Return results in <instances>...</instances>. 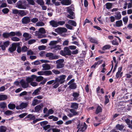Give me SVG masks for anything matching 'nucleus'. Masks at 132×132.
I'll return each mask as SVG.
<instances>
[{
	"label": "nucleus",
	"instance_id": "obj_64",
	"mask_svg": "<svg viewBox=\"0 0 132 132\" xmlns=\"http://www.w3.org/2000/svg\"><path fill=\"white\" fill-rule=\"evenodd\" d=\"M30 83V85L33 86H36L37 85V83L35 82L32 81Z\"/></svg>",
	"mask_w": 132,
	"mask_h": 132
},
{
	"label": "nucleus",
	"instance_id": "obj_63",
	"mask_svg": "<svg viewBox=\"0 0 132 132\" xmlns=\"http://www.w3.org/2000/svg\"><path fill=\"white\" fill-rule=\"evenodd\" d=\"M38 19L36 18H33L31 20V21L34 23H35L38 21Z\"/></svg>",
	"mask_w": 132,
	"mask_h": 132
},
{
	"label": "nucleus",
	"instance_id": "obj_7",
	"mask_svg": "<svg viewBox=\"0 0 132 132\" xmlns=\"http://www.w3.org/2000/svg\"><path fill=\"white\" fill-rule=\"evenodd\" d=\"M78 129L77 132H80L84 131L86 128L87 126L85 122H84L83 126L81 127H80V125L78 124L77 127Z\"/></svg>",
	"mask_w": 132,
	"mask_h": 132
},
{
	"label": "nucleus",
	"instance_id": "obj_49",
	"mask_svg": "<svg viewBox=\"0 0 132 132\" xmlns=\"http://www.w3.org/2000/svg\"><path fill=\"white\" fill-rule=\"evenodd\" d=\"M116 127L117 129L121 130L123 128V126L122 125H120L119 124L117 125L116 126Z\"/></svg>",
	"mask_w": 132,
	"mask_h": 132
},
{
	"label": "nucleus",
	"instance_id": "obj_25",
	"mask_svg": "<svg viewBox=\"0 0 132 132\" xmlns=\"http://www.w3.org/2000/svg\"><path fill=\"white\" fill-rule=\"evenodd\" d=\"M28 13V12L26 11L19 10V14L21 16H24L26 15Z\"/></svg>",
	"mask_w": 132,
	"mask_h": 132
},
{
	"label": "nucleus",
	"instance_id": "obj_61",
	"mask_svg": "<svg viewBox=\"0 0 132 132\" xmlns=\"http://www.w3.org/2000/svg\"><path fill=\"white\" fill-rule=\"evenodd\" d=\"M41 64L43 63H48L50 62V61L48 60H40Z\"/></svg>",
	"mask_w": 132,
	"mask_h": 132
},
{
	"label": "nucleus",
	"instance_id": "obj_4",
	"mask_svg": "<svg viewBox=\"0 0 132 132\" xmlns=\"http://www.w3.org/2000/svg\"><path fill=\"white\" fill-rule=\"evenodd\" d=\"M46 57H48L50 60L56 59L59 58V56L57 55H54L52 53H47L46 54Z\"/></svg>",
	"mask_w": 132,
	"mask_h": 132
},
{
	"label": "nucleus",
	"instance_id": "obj_1",
	"mask_svg": "<svg viewBox=\"0 0 132 132\" xmlns=\"http://www.w3.org/2000/svg\"><path fill=\"white\" fill-rule=\"evenodd\" d=\"M64 60L63 59H59L57 60L56 62V68L57 69H60L64 66V64L63 63Z\"/></svg>",
	"mask_w": 132,
	"mask_h": 132
},
{
	"label": "nucleus",
	"instance_id": "obj_50",
	"mask_svg": "<svg viewBox=\"0 0 132 132\" xmlns=\"http://www.w3.org/2000/svg\"><path fill=\"white\" fill-rule=\"evenodd\" d=\"M125 121L128 125L129 127L130 128H132V126L131 125L129 124V123L130 122V120L128 119H127L125 120Z\"/></svg>",
	"mask_w": 132,
	"mask_h": 132
},
{
	"label": "nucleus",
	"instance_id": "obj_10",
	"mask_svg": "<svg viewBox=\"0 0 132 132\" xmlns=\"http://www.w3.org/2000/svg\"><path fill=\"white\" fill-rule=\"evenodd\" d=\"M36 76L35 75H32L30 77H27L26 80L28 83H30L35 79Z\"/></svg>",
	"mask_w": 132,
	"mask_h": 132
},
{
	"label": "nucleus",
	"instance_id": "obj_57",
	"mask_svg": "<svg viewBox=\"0 0 132 132\" xmlns=\"http://www.w3.org/2000/svg\"><path fill=\"white\" fill-rule=\"evenodd\" d=\"M19 10L16 9H13L12 10V13L15 14H19Z\"/></svg>",
	"mask_w": 132,
	"mask_h": 132
},
{
	"label": "nucleus",
	"instance_id": "obj_27",
	"mask_svg": "<svg viewBox=\"0 0 132 132\" xmlns=\"http://www.w3.org/2000/svg\"><path fill=\"white\" fill-rule=\"evenodd\" d=\"M58 42L57 41H52L50 42L49 44V45L52 46L51 47L52 49L55 46V45Z\"/></svg>",
	"mask_w": 132,
	"mask_h": 132
},
{
	"label": "nucleus",
	"instance_id": "obj_32",
	"mask_svg": "<svg viewBox=\"0 0 132 132\" xmlns=\"http://www.w3.org/2000/svg\"><path fill=\"white\" fill-rule=\"evenodd\" d=\"M68 23L74 26H76L77 24L76 22L73 20H70L68 21Z\"/></svg>",
	"mask_w": 132,
	"mask_h": 132
},
{
	"label": "nucleus",
	"instance_id": "obj_21",
	"mask_svg": "<svg viewBox=\"0 0 132 132\" xmlns=\"http://www.w3.org/2000/svg\"><path fill=\"white\" fill-rule=\"evenodd\" d=\"M115 19L117 20H119L121 18V15L120 12H117L115 15Z\"/></svg>",
	"mask_w": 132,
	"mask_h": 132
},
{
	"label": "nucleus",
	"instance_id": "obj_56",
	"mask_svg": "<svg viewBox=\"0 0 132 132\" xmlns=\"http://www.w3.org/2000/svg\"><path fill=\"white\" fill-rule=\"evenodd\" d=\"M54 84H55L53 86V88H57L59 86V85L60 84L59 83H58V82H56V80H55Z\"/></svg>",
	"mask_w": 132,
	"mask_h": 132
},
{
	"label": "nucleus",
	"instance_id": "obj_44",
	"mask_svg": "<svg viewBox=\"0 0 132 132\" xmlns=\"http://www.w3.org/2000/svg\"><path fill=\"white\" fill-rule=\"evenodd\" d=\"M67 11L71 15H73V12L72 10L69 7H67Z\"/></svg>",
	"mask_w": 132,
	"mask_h": 132
},
{
	"label": "nucleus",
	"instance_id": "obj_29",
	"mask_svg": "<svg viewBox=\"0 0 132 132\" xmlns=\"http://www.w3.org/2000/svg\"><path fill=\"white\" fill-rule=\"evenodd\" d=\"M70 107L74 109H77L78 108V104L76 103H72Z\"/></svg>",
	"mask_w": 132,
	"mask_h": 132
},
{
	"label": "nucleus",
	"instance_id": "obj_54",
	"mask_svg": "<svg viewBox=\"0 0 132 132\" xmlns=\"http://www.w3.org/2000/svg\"><path fill=\"white\" fill-rule=\"evenodd\" d=\"M28 48L26 46H24L22 47L21 51L22 52H25L27 51Z\"/></svg>",
	"mask_w": 132,
	"mask_h": 132
},
{
	"label": "nucleus",
	"instance_id": "obj_60",
	"mask_svg": "<svg viewBox=\"0 0 132 132\" xmlns=\"http://www.w3.org/2000/svg\"><path fill=\"white\" fill-rule=\"evenodd\" d=\"M38 37L39 38H40L43 37H45V35H43L42 34L38 33L37 35Z\"/></svg>",
	"mask_w": 132,
	"mask_h": 132
},
{
	"label": "nucleus",
	"instance_id": "obj_20",
	"mask_svg": "<svg viewBox=\"0 0 132 132\" xmlns=\"http://www.w3.org/2000/svg\"><path fill=\"white\" fill-rule=\"evenodd\" d=\"M41 88L40 87L35 90L32 93V95L34 96L36 95L39 94L40 92V90Z\"/></svg>",
	"mask_w": 132,
	"mask_h": 132
},
{
	"label": "nucleus",
	"instance_id": "obj_16",
	"mask_svg": "<svg viewBox=\"0 0 132 132\" xmlns=\"http://www.w3.org/2000/svg\"><path fill=\"white\" fill-rule=\"evenodd\" d=\"M122 68L121 67H120L118 68V71L117 73L116 77L117 78H118L119 77H121L122 75V73L121 72L122 70Z\"/></svg>",
	"mask_w": 132,
	"mask_h": 132
},
{
	"label": "nucleus",
	"instance_id": "obj_59",
	"mask_svg": "<svg viewBox=\"0 0 132 132\" xmlns=\"http://www.w3.org/2000/svg\"><path fill=\"white\" fill-rule=\"evenodd\" d=\"M111 47V46L109 45H107L103 46V50H105L109 49Z\"/></svg>",
	"mask_w": 132,
	"mask_h": 132
},
{
	"label": "nucleus",
	"instance_id": "obj_11",
	"mask_svg": "<svg viewBox=\"0 0 132 132\" xmlns=\"http://www.w3.org/2000/svg\"><path fill=\"white\" fill-rule=\"evenodd\" d=\"M27 5H23L22 4L21 1H19L16 3V7L20 9H26V8Z\"/></svg>",
	"mask_w": 132,
	"mask_h": 132
},
{
	"label": "nucleus",
	"instance_id": "obj_35",
	"mask_svg": "<svg viewBox=\"0 0 132 132\" xmlns=\"http://www.w3.org/2000/svg\"><path fill=\"white\" fill-rule=\"evenodd\" d=\"M102 111V109L99 106H98L96 109L95 113L97 114L98 113L101 112Z\"/></svg>",
	"mask_w": 132,
	"mask_h": 132
},
{
	"label": "nucleus",
	"instance_id": "obj_38",
	"mask_svg": "<svg viewBox=\"0 0 132 132\" xmlns=\"http://www.w3.org/2000/svg\"><path fill=\"white\" fill-rule=\"evenodd\" d=\"M6 130V127L4 126L0 127V132H5Z\"/></svg>",
	"mask_w": 132,
	"mask_h": 132
},
{
	"label": "nucleus",
	"instance_id": "obj_18",
	"mask_svg": "<svg viewBox=\"0 0 132 132\" xmlns=\"http://www.w3.org/2000/svg\"><path fill=\"white\" fill-rule=\"evenodd\" d=\"M42 67L43 68V70H48L51 69V66L47 63L43 64Z\"/></svg>",
	"mask_w": 132,
	"mask_h": 132
},
{
	"label": "nucleus",
	"instance_id": "obj_5",
	"mask_svg": "<svg viewBox=\"0 0 132 132\" xmlns=\"http://www.w3.org/2000/svg\"><path fill=\"white\" fill-rule=\"evenodd\" d=\"M74 79H72L68 83V84L69 85L70 88L72 89H75L77 87L76 84L74 82Z\"/></svg>",
	"mask_w": 132,
	"mask_h": 132
},
{
	"label": "nucleus",
	"instance_id": "obj_26",
	"mask_svg": "<svg viewBox=\"0 0 132 132\" xmlns=\"http://www.w3.org/2000/svg\"><path fill=\"white\" fill-rule=\"evenodd\" d=\"M12 32L10 33L5 32L3 34V36L5 38H7L10 36H12V35L11 34Z\"/></svg>",
	"mask_w": 132,
	"mask_h": 132
},
{
	"label": "nucleus",
	"instance_id": "obj_39",
	"mask_svg": "<svg viewBox=\"0 0 132 132\" xmlns=\"http://www.w3.org/2000/svg\"><path fill=\"white\" fill-rule=\"evenodd\" d=\"M26 117L29 118L30 120H34L35 118V116L31 114H28Z\"/></svg>",
	"mask_w": 132,
	"mask_h": 132
},
{
	"label": "nucleus",
	"instance_id": "obj_23",
	"mask_svg": "<svg viewBox=\"0 0 132 132\" xmlns=\"http://www.w3.org/2000/svg\"><path fill=\"white\" fill-rule=\"evenodd\" d=\"M23 36L25 38V40H27L29 39L31 37V36L28 33L25 32L23 34Z\"/></svg>",
	"mask_w": 132,
	"mask_h": 132
},
{
	"label": "nucleus",
	"instance_id": "obj_8",
	"mask_svg": "<svg viewBox=\"0 0 132 132\" xmlns=\"http://www.w3.org/2000/svg\"><path fill=\"white\" fill-rule=\"evenodd\" d=\"M38 75L48 76L52 74V72L50 71H40L37 72Z\"/></svg>",
	"mask_w": 132,
	"mask_h": 132
},
{
	"label": "nucleus",
	"instance_id": "obj_14",
	"mask_svg": "<svg viewBox=\"0 0 132 132\" xmlns=\"http://www.w3.org/2000/svg\"><path fill=\"white\" fill-rule=\"evenodd\" d=\"M20 83L22 87L24 88H27L29 86L28 83L27 82H26L23 79L21 80L20 81Z\"/></svg>",
	"mask_w": 132,
	"mask_h": 132
},
{
	"label": "nucleus",
	"instance_id": "obj_46",
	"mask_svg": "<svg viewBox=\"0 0 132 132\" xmlns=\"http://www.w3.org/2000/svg\"><path fill=\"white\" fill-rule=\"evenodd\" d=\"M46 48V46L42 45L39 46L38 47V49L40 50H45Z\"/></svg>",
	"mask_w": 132,
	"mask_h": 132
},
{
	"label": "nucleus",
	"instance_id": "obj_9",
	"mask_svg": "<svg viewBox=\"0 0 132 132\" xmlns=\"http://www.w3.org/2000/svg\"><path fill=\"white\" fill-rule=\"evenodd\" d=\"M55 31L57 33L61 34L63 32H65L67 31V29L64 28H58L55 29Z\"/></svg>",
	"mask_w": 132,
	"mask_h": 132
},
{
	"label": "nucleus",
	"instance_id": "obj_55",
	"mask_svg": "<svg viewBox=\"0 0 132 132\" xmlns=\"http://www.w3.org/2000/svg\"><path fill=\"white\" fill-rule=\"evenodd\" d=\"M36 42V40L35 39H31L29 40L28 41V44H32Z\"/></svg>",
	"mask_w": 132,
	"mask_h": 132
},
{
	"label": "nucleus",
	"instance_id": "obj_2",
	"mask_svg": "<svg viewBox=\"0 0 132 132\" xmlns=\"http://www.w3.org/2000/svg\"><path fill=\"white\" fill-rule=\"evenodd\" d=\"M66 77V76L64 75H62L60 76L58 78H56V82L59 83L61 84L65 81V79Z\"/></svg>",
	"mask_w": 132,
	"mask_h": 132
},
{
	"label": "nucleus",
	"instance_id": "obj_37",
	"mask_svg": "<svg viewBox=\"0 0 132 132\" xmlns=\"http://www.w3.org/2000/svg\"><path fill=\"white\" fill-rule=\"evenodd\" d=\"M36 2L40 6L44 5V2L43 0H36Z\"/></svg>",
	"mask_w": 132,
	"mask_h": 132
},
{
	"label": "nucleus",
	"instance_id": "obj_13",
	"mask_svg": "<svg viewBox=\"0 0 132 132\" xmlns=\"http://www.w3.org/2000/svg\"><path fill=\"white\" fill-rule=\"evenodd\" d=\"M61 2V3L63 5H68L71 3V0H58Z\"/></svg>",
	"mask_w": 132,
	"mask_h": 132
},
{
	"label": "nucleus",
	"instance_id": "obj_12",
	"mask_svg": "<svg viewBox=\"0 0 132 132\" xmlns=\"http://www.w3.org/2000/svg\"><path fill=\"white\" fill-rule=\"evenodd\" d=\"M30 21L29 18L28 16L24 17L21 20L23 24H27Z\"/></svg>",
	"mask_w": 132,
	"mask_h": 132
},
{
	"label": "nucleus",
	"instance_id": "obj_15",
	"mask_svg": "<svg viewBox=\"0 0 132 132\" xmlns=\"http://www.w3.org/2000/svg\"><path fill=\"white\" fill-rule=\"evenodd\" d=\"M10 42L9 41H5L3 43V44L1 45L0 44V47H1L2 49L3 50L5 49L6 47H8L9 45Z\"/></svg>",
	"mask_w": 132,
	"mask_h": 132
},
{
	"label": "nucleus",
	"instance_id": "obj_34",
	"mask_svg": "<svg viewBox=\"0 0 132 132\" xmlns=\"http://www.w3.org/2000/svg\"><path fill=\"white\" fill-rule=\"evenodd\" d=\"M106 8L108 9H109L112 8V3H107L105 4Z\"/></svg>",
	"mask_w": 132,
	"mask_h": 132
},
{
	"label": "nucleus",
	"instance_id": "obj_42",
	"mask_svg": "<svg viewBox=\"0 0 132 132\" xmlns=\"http://www.w3.org/2000/svg\"><path fill=\"white\" fill-rule=\"evenodd\" d=\"M7 116H10L13 114V112L10 110H7L5 111L4 113Z\"/></svg>",
	"mask_w": 132,
	"mask_h": 132
},
{
	"label": "nucleus",
	"instance_id": "obj_53",
	"mask_svg": "<svg viewBox=\"0 0 132 132\" xmlns=\"http://www.w3.org/2000/svg\"><path fill=\"white\" fill-rule=\"evenodd\" d=\"M55 50H60L61 49L60 46L58 45L56 46H55L53 48Z\"/></svg>",
	"mask_w": 132,
	"mask_h": 132
},
{
	"label": "nucleus",
	"instance_id": "obj_17",
	"mask_svg": "<svg viewBox=\"0 0 132 132\" xmlns=\"http://www.w3.org/2000/svg\"><path fill=\"white\" fill-rule=\"evenodd\" d=\"M123 22L122 20H120L116 21L114 26L117 27H120L123 26Z\"/></svg>",
	"mask_w": 132,
	"mask_h": 132
},
{
	"label": "nucleus",
	"instance_id": "obj_58",
	"mask_svg": "<svg viewBox=\"0 0 132 132\" xmlns=\"http://www.w3.org/2000/svg\"><path fill=\"white\" fill-rule=\"evenodd\" d=\"M9 10L7 8L4 9L2 10V12L5 14H6L9 12Z\"/></svg>",
	"mask_w": 132,
	"mask_h": 132
},
{
	"label": "nucleus",
	"instance_id": "obj_22",
	"mask_svg": "<svg viewBox=\"0 0 132 132\" xmlns=\"http://www.w3.org/2000/svg\"><path fill=\"white\" fill-rule=\"evenodd\" d=\"M12 32V33H11V34L12 35V36H14L15 35L18 36H20L22 35V33L20 31Z\"/></svg>",
	"mask_w": 132,
	"mask_h": 132
},
{
	"label": "nucleus",
	"instance_id": "obj_33",
	"mask_svg": "<svg viewBox=\"0 0 132 132\" xmlns=\"http://www.w3.org/2000/svg\"><path fill=\"white\" fill-rule=\"evenodd\" d=\"M64 51L67 55H69L70 54V50L69 48L67 47H65L64 49Z\"/></svg>",
	"mask_w": 132,
	"mask_h": 132
},
{
	"label": "nucleus",
	"instance_id": "obj_45",
	"mask_svg": "<svg viewBox=\"0 0 132 132\" xmlns=\"http://www.w3.org/2000/svg\"><path fill=\"white\" fill-rule=\"evenodd\" d=\"M11 40L14 42H18L19 41L20 39L17 37L14 36L11 38Z\"/></svg>",
	"mask_w": 132,
	"mask_h": 132
},
{
	"label": "nucleus",
	"instance_id": "obj_47",
	"mask_svg": "<svg viewBox=\"0 0 132 132\" xmlns=\"http://www.w3.org/2000/svg\"><path fill=\"white\" fill-rule=\"evenodd\" d=\"M38 103V100L36 99V98H34V99L32 101V105L33 106L37 104Z\"/></svg>",
	"mask_w": 132,
	"mask_h": 132
},
{
	"label": "nucleus",
	"instance_id": "obj_52",
	"mask_svg": "<svg viewBox=\"0 0 132 132\" xmlns=\"http://www.w3.org/2000/svg\"><path fill=\"white\" fill-rule=\"evenodd\" d=\"M47 121H45L40 122V123L41 126L43 127L44 126V127L45 125H46L47 124Z\"/></svg>",
	"mask_w": 132,
	"mask_h": 132
},
{
	"label": "nucleus",
	"instance_id": "obj_24",
	"mask_svg": "<svg viewBox=\"0 0 132 132\" xmlns=\"http://www.w3.org/2000/svg\"><path fill=\"white\" fill-rule=\"evenodd\" d=\"M43 107V105L40 104V105L36 106L35 108V110L36 112H38Z\"/></svg>",
	"mask_w": 132,
	"mask_h": 132
},
{
	"label": "nucleus",
	"instance_id": "obj_51",
	"mask_svg": "<svg viewBox=\"0 0 132 132\" xmlns=\"http://www.w3.org/2000/svg\"><path fill=\"white\" fill-rule=\"evenodd\" d=\"M70 111L72 113H73V116L76 115L78 114V113L76 112L75 110L73 109H70Z\"/></svg>",
	"mask_w": 132,
	"mask_h": 132
},
{
	"label": "nucleus",
	"instance_id": "obj_3",
	"mask_svg": "<svg viewBox=\"0 0 132 132\" xmlns=\"http://www.w3.org/2000/svg\"><path fill=\"white\" fill-rule=\"evenodd\" d=\"M19 45V43H14L11 44V46L9 48V51L11 52H12L16 50V47Z\"/></svg>",
	"mask_w": 132,
	"mask_h": 132
},
{
	"label": "nucleus",
	"instance_id": "obj_19",
	"mask_svg": "<svg viewBox=\"0 0 132 132\" xmlns=\"http://www.w3.org/2000/svg\"><path fill=\"white\" fill-rule=\"evenodd\" d=\"M50 25L54 27H56L58 26L57 22L54 20H52L50 22Z\"/></svg>",
	"mask_w": 132,
	"mask_h": 132
},
{
	"label": "nucleus",
	"instance_id": "obj_36",
	"mask_svg": "<svg viewBox=\"0 0 132 132\" xmlns=\"http://www.w3.org/2000/svg\"><path fill=\"white\" fill-rule=\"evenodd\" d=\"M89 40L92 43L98 44V43L97 40L94 38H89Z\"/></svg>",
	"mask_w": 132,
	"mask_h": 132
},
{
	"label": "nucleus",
	"instance_id": "obj_40",
	"mask_svg": "<svg viewBox=\"0 0 132 132\" xmlns=\"http://www.w3.org/2000/svg\"><path fill=\"white\" fill-rule=\"evenodd\" d=\"M43 79V77L42 76H39L37 77L36 76V78L35 79L37 81L40 82Z\"/></svg>",
	"mask_w": 132,
	"mask_h": 132
},
{
	"label": "nucleus",
	"instance_id": "obj_43",
	"mask_svg": "<svg viewBox=\"0 0 132 132\" xmlns=\"http://www.w3.org/2000/svg\"><path fill=\"white\" fill-rule=\"evenodd\" d=\"M44 23L41 21L38 22L36 24V25L37 26H43L44 25Z\"/></svg>",
	"mask_w": 132,
	"mask_h": 132
},
{
	"label": "nucleus",
	"instance_id": "obj_6",
	"mask_svg": "<svg viewBox=\"0 0 132 132\" xmlns=\"http://www.w3.org/2000/svg\"><path fill=\"white\" fill-rule=\"evenodd\" d=\"M28 102L21 103L19 105L17 106L16 107V109H17L19 110L22 109L26 108L28 105Z\"/></svg>",
	"mask_w": 132,
	"mask_h": 132
},
{
	"label": "nucleus",
	"instance_id": "obj_30",
	"mask_svg": "<svg viewBox=\"0 0 132 132\" xmlns=\"http://www.w3.org/2000/svg\"><path fill=\"white\" fill-rule=\"evenodd\" d=\"M7 96L5 95H0V101H4L7 99Z\"/></svg>",
	"mask_w": 132,
	"mask_h": 132
},
{
	"label": "nucleus",
	"instance_id": "obj_28",
	"mask_svg": "<svg viewBox=\"0 0 132 132\" xmlns=\"http://www.w3.org/2000/svg\"><path fill=\"white\" fill-rule=\"evenodd\" d=\"M7 107L6 103L4 102L0 103V108L4 109Z\"/></svg>",
	"mask_w": 132,
	"mask_h": 132
},
{
	"label": "nucleus",
	"instance_id": "obj_31",
	"mask_svg": "<svg viewBox=\"0 0 132 132\" xmlns=\"http://www.w3.org/2000/svg\"><path fill=\"white\" fill-rule=\"evenodd\" d=\"M8 108L11 110H13L14 109L15 107V105L13 103H9L8 105Z\"/></svg>",
	"mask_w": 132,
	"mask_h": 132
},
{
	"label": "nucleus",
	"instance_id": "obj_62",
	"mask_svg": "<svg viewBox=\"0 0 132 132\" xmlns=\"http://www.w3.org/2000/svg\"><path fill=\"white\" fill-rule=\"evenodd\" d=\"M112 44L114 45H119L118 43L117 42L116 40H113L111 41Z\"/></svg>",
	"mask_w": 132,
	"mask_h": 132
},
{
	"label": "nucleus",
	"instance_id": "obj_41",
	"mask_svg": "<svg viewBox=\"0 0 132 132\" xmlns=\"http://www.w3.org/2000/svg\"><path fill=\"white\" fill-rule=\"evenodd\" d=\"M122 20L124 24H126L128 22V18L127 16H125L123 18Z\"/></svg>",
	"mask_w": 132,
	"mask_h": 132
},
{
	"label": "nucleus",
	"instance_id": "obj_48",
	"mask_svg": "<svg viewBox=\"0 0 132 132\" xmlns=\"http://www.w3.org/2000/svg\"><path fill=\"white\" fill-rule=\"evenodd\" d=\"M39 31L42 34H45L46 33V31L45 29L43 27L40 28L39 29Z\"/></svg>",
	"mask_w": 132,
	"mask_h": 132
}]
</instances>
